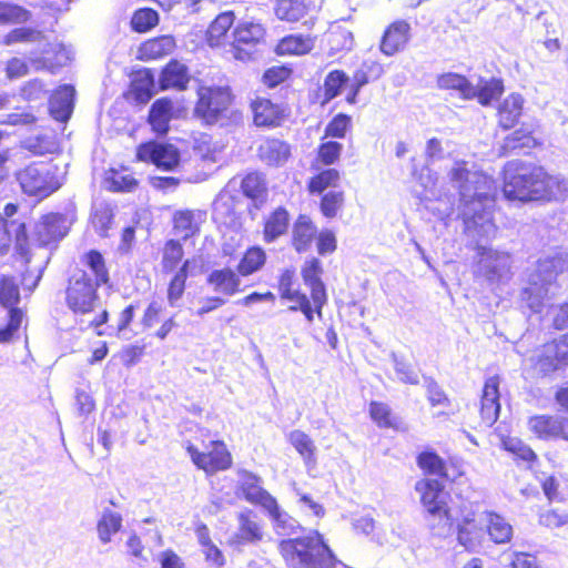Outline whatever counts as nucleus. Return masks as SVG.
Masks as SVG:
<instances>
[{"instance_id": "4d7b16f0", "label": "nucleus", "mask_w": 568, "mask_h": 568, "mask_svg": "<svg viewBox=\"0 0 568 568\" xmlns=\"http://www.w3.org/2000/svg\"><path fill=\"white\" fill-rule=\"evenodd\" d=\"M474 175L475 171H470L467 166V162L463 160L455 162L449 172L450 181L456 184L463 196L470 193Z\"/></svg>"}, {"instance_id": "4c0bfd02", "label": "nucleus", "mask_w": 568, "mask_h": 568, "mask_svg": "<svg viewBox=\"0 0 568 568\" xmlns=\"http://www.w3.org/2000/svg\"><path fill=\"white\" fill-rule=\"evenodd\" d=\"M175 40L172 36H158L143 41L138 49V58L142 61L162 59L173 52Z\"/></svg>"}, {"instance_id": "37998d69", "label": "nucleus", "mask_w": 568, "mask_h": 568, "mask_svg": "<svg viewBox=\"0 0 568 568\" xmlns=\"http://www.w3.org/2000/svg\"><path fill=\"white\" fill-rule=\"evenodd\" d=\"M318 196V211L324 219L334 220L342 214L346 203L345 191L329 190Z\"/></svg>"}, {"instance_id": "2f4dec72", "label": "nucleus", "mask_w": 568, "mask_h": 568, "mask_svg": "<svg viewBox=\"0 0 568 568\" xmlns=\"http://www.w3.org/2000/svg\"><path fill=\"white\" fill-rule=\"evenodd\" d=\"M368 416L379 429H390L395 433H404L408 429L407 425L393 412L387 403L371 400L368 403Z\"/></svg>"}, {"instance_id": "aec40b11", "label": "nucleus", "mask_w": 568, "mask_h": 568, "mask_svg": "<svg viewBox=\"0 0 568 568\" xmlns=\"http://www.w3.org/2000/svg\"><path fill=\"white\" fill-rule=\"evenodd\" d=\"M499 384L497 375L488 377L484 383L479 405L480 425L484 427H491L499 417Z\"/></svg>"}, {"instance_id": "58836bf2", "label": "nucleus", "mask_w": 568, "mask_h": 568, "mask_svg": "<svg viewBox=\"0 0 568 568\" xmlns=\"http://www.w3.org/2000/svg\"><path fill=\"white\" fill-rule=\"evenodd\" d=\"M287 440L303 459L307 469L316 466L317 447L308 434L300 429H294L287 435Z\"/></svg>"}, {"instance_id": "680f3d73", "label": "nucleus", "mask_w": 568, "mask_h": 568, "mask_svg": "<svg viewBox=\"0 0 568 568\" xmlns=\"http://www.w3.org/2000/svg\"><path fill=\"white\" fill-rule=\"evenodd\" d=\"M348 82V77L343 70H332L329 71L325 79L323 84V92H324V101L328 102L336 98L342 88Z\"/></svg>"}, {"instance_id": "e433bc0d", "label": "nucleus", "mask_w": 568, "mask_h": 568, "mask_svg": "<svg viewBox=\"0 0 568 568\" xmlns=\"http://www.w3.org/2000/svg\"><path fill=\"white\" fill-rule=\"evenodd\" d=\"M266 263L267 253L265 248L254 244L244 250L235 268L242 277H248L261 272Z\"/></svg>"}, {"instance_id": "3c124183", "label": "nucleus", "mask_w": 568, "mask_h": 568, "mask_svg": "<svg viewBox=\"0 0 568 568\" xmlns=\"http://www.w3.org/2000/svg\"><path fill=\"white\" fill-rule=\"evenodd\" d=\"M242 194L252 200L264 203L267 199V186L263 178L257 173L246 174L241 182Z\"/></svg>"}, {"instance_id": "5701e85b", "label": "nucleus", "mask_w": 568, "mask_h": 568, "mask_svg": "<svg viewBox=\"0 0 568 568\" xmlns=\"http://www.w3.org/2000/svg\"><path fill=\"white\" fill-rule=\"evenodd\" d=\"M291 231V246L297 253L308 252L316 239L318 232L314 220L305 213L298 214L294 220Z\"/></svg>"}, {"instance_id": "c756f323", "label": "nucleus", "mask_w": 568, "mask_h": 568, "mask_svg": "<svg viewBox=\"0 0 568 568\" xmlns=\"http://www.w3.org/2000/svg\"><path fill=\"white\" fill-rule=\"evenodd\" d=\"M75 90L71 84L55 88L49 97V112L60 122H67L73 111Z\"/></svg>"}, {"instance_id": "13d9d810", "label": "nucleus", "mask_w": 568, "mask_h": 568, "mask_svg": "<svg viewBox=\"0 0 568 568\" xmlns=\"http://www.w3.org/2000/svg\"><path fill=\"white\" fill-rule=\"evenodd\" d=\"M43 39L40 30L30 27H20L10 30L2 38V44L13 45L18 43H33Z\"/></svg>"}, {"instance_id": "dca6fc26", "label": "nucleus", "mask_w": 568, "mask_h": 568, "mask_svg": "<svg viewBox=\"0 0 568 568\" xmlns=\"http://www.w3.org/2000/svg\"><path fill=\"white\" fill-rule=\"evenodd\" d=\"M529 430L542 440H565L568 442V414L534 415L528 419Z\"/></svg>"}, {"instance_id": "b1692460", "label": "nucleus", "mask_w": 568, "mask_h": 568, "mask_svg": "<svg viewBox=\"0 0 568 568\" xmlns=\"http://www.w3.org/2000/svg\"><path fill=\"white\" fill-rule=\"evenodd\" d=\"M316 36L311 33H288L282 37L274 47L278 57H302L311 53L316 43Z\"/></svg>"}, {"instance_id": "f704fd0d", "label": "nucleus", "mask_w": 568, "mask_h": 568, "mask_svg": "<svg viewBox=\"0 0 568 568\" xmlns=\"http://www.w3.org/2000/svg\"><path fill=\"white\" fill-rule=\"evenodd\" d=\"M172 116L173 101L168 97H163L152 103L148 114V123L156 135L163 136L170 130Z\"/></svg>"}, {"instance_id": "052dcab7", "label": "nucleus", "mask_w": 568, "mask_h": 568, "mask_svg": "<svg viewBox=\"0 0 568 568\" xmlns=\"http://www.w3.org/2000/svg\"><path fill=\"white\" fill-rule=\"evenodd\" d=\"M537 144L530 130L520 128L507 135L504 140V152H510L517 149L534 148Z\"/></svg>"}, {"instance_id": "603ef678", "label": "nucleus", "mask_w": 568, "mask_h": 568, "mask_svg": "<svg viewBox=\"0 0 568 568\" xmlns=\"http://www.w3.org/2000/svg\"><path fill=\"white\" fill-rule=\"evenodd\" d=\"M122 528V516L111 510L103 511L101 518L97 523V531L99 539L103 544L111 541L112 536Z\"/></svg>"}, {"instance_id": "a211bd4d", "label": "nucleus", "mask_w": 568, "mask_h": 568, "mask_svg": "<svg viewBox=\"0 0 568 568\" xmlns=\"http://www.w3.org/2000/svg\"><path fill=\"white\" fill-rule=\"evenodd\" d=\"M292 214L285 205H277L263 215L261 221L262 241L272 244L288 234Z\"/></svg>"}, {"instance_id": "a18cd8bd", "label": "nucleus", "mask_w": 568, "mask_h": 568, "mask_svg": "<svg viewBox=\"0 0 568 568\" xmlns=\"http://www.w3.org/2000/svg\"><path fill=\"white\" fill-rule=\"evenodd\" d=\"M501 447L513 456L517 464H525L528 468L538 462V455L519 438L506 437L501 440Z\"/></svg>"}, {"instance_id": "bb28decb", "label": "nucleus", "mask_w": 568, "mask_h": 568, "mask_svg": "<svg viewBox=\"0 0 568 568\" xmlns=\"http://www.w3.org/2000/svg\"><path fill=\"white\" fill-rule=\"evenodd\" d=\"M103 184L112 193H131L139 189L140 180L129 166L119 165L105 170Z\"/></svg>"}, {"instance_id": "72a5a7b5", "label": "nucleus", "mask_w": 568, "mask_h": 568, "mask_svg": "<svg viewBox=\"0 0 568 568\" xmlns=\"http://www.w3.org/2000/svg\"><path fill=\"white\" fill-rule=\"evenodd\" d=\"M191 80L187 67L176 59H171L161 70L159 88L162 91L175 89L183 91Z\"/></svg>"}, {"instance_id": "49530a36", "label": "nucleus", "mask_w": 568, "mask_h": 568, "mask_svg": "<svg viewBox=\"0 0 568 568\" xmlns=\"http://www.w3.org/2000/svg\"><path fill=\"white\" fill-rule=\"evenodd\" d=\"M190 261L185 260L178 271L173 274L166 285V301L170 306L174 307L182 300L189 278Z\"/></svg>"}, {"instance_id": "9d476101", "label": "nucleus", "mask_w": 568, "mask_h": 568, "mask_svg": "<svg viewBox=\"0 0 568 568\" xmlns=\"http://www.w3.org/2000/svg\"><path fill=\"white\" fill-rule=\"evenodd\" d=\"M324 267L318 257L311 256L301 265V277L310 290L311 308L314 310V316H323V308L328 301L326 285L323 281Z\"/></svg>"}, {"instance_id": "f8f14e48", "label": "nucleus", "mask_w": 568, "mask_h": 568, "mask_svg": "<svg viewBox=\"0 0 568 568\" xmlns=\"http://www.w3.org/2000/svg\"><path fill=\"white\" fill-rule=\"evenodd\" d=\"M273 12L280 21L291 24L302 22L307 30H312L317 22L314 16L317 7L312 0H275Z\"/></svg>"}, {"instance_id": "9b49d317", "label": "nucleus", "mask_w": 568, "mask_h": 568, "mask_svg": "<svg viewBox=\"0 0 568 568\" xmlns=\"http://www.w3.org/2000/svg\"><path fill=\"white\" fill-rule=\"evenodd\" d=\"M252 122L257 128L276 129L282 126L290 116L286 104L275 102L270 97L256 95L250 101Z\"/></svg>"}, {"instance_id": "ea45409f", "label": "nucleus", "mask_w": 568, "mask_h": 568, "mask_svg": "<svg viewBox=\"0 0 568 568\" xmlns=\"http://www.w3.org/2000/svg\"><path fill=\"white\" fill-rule=\"evenodd\" d=\"M567 365L568 353L560 352L557 344H547L536 361V367L542 375H549Z\"/></svg>"}, {"instance_id": "7c9ffc66", "label": "nucleus", "mask_w": 568, "mask_h": 568, "mask_svg": "<svg viewBox=\"0 0 568 568\" xmlns=\"http://www.w3.org/2000/svg\"><path fill=\"white\" fill-rule=\"evenodd\" d=\"M525 100L520 93L508 94L498 105L496 118L498 126L508 131L514 129L523 115Z\"/></svg>"}, {"instance_id": "6e6552de", "label": "nucleus", "mask_w": 568, "mask_h": 568, "mask_svg": "<svg viewBox=\"0 0 568 568\" xmlns=\"http://www.w3.org/2000/svg\"><path fill=\"white\" fill-rule=\"evenodd\" d=\"M237 476L236 494L247 503L263 507L273 519L278 520L281 510L277 500L262 487L261 477L247 469H239Z\"/></svg>"}, {"instance_id": "bf43d9fd", "label": "nucleus", "mask_w": 568, "mask_h": 568, "mask_svg": "<svg viewBox=\"0 0 568 568\" xmlns=\"http://www.w3.org/2000/svg\"><path fill=\"white\" fill-rule=\"evenodd\" d=\"M293 77V69L288 64H278L267 68L262 74V83L267 89H274Z\"/></svg>"}, {"instance_id": "4468645a", "label": "nucleus", "mask_w": 568, "mask_h": 568, "mask_svg": "<svg viewBox=\"0 0 568 568\" xmlns=\"http://www.w3.org/2000/svg\"><path fill=\"white\" fill-rule=\"evenodd\" d=\"M68 233L64 214L50 212L41 215L34 224L33 241L38 247L55 246Z\"/></svg>"}, {"instance_id": "7ed1b4c3", "label": "nucleus", "mask_w": 568, "mask_h": 568, "mask_svg": "<svg viewBox=\"0 0 568 568\" xmlns=\"http://www.w3.org/2000/svg\"><path fill=\"white\" fill-rule=\"evenodd\" d=\"M277 549L288 568H336L338 562L317 531L281 539Z\"/></svg>"}, {"instance_id": "de8ad7c7", "label": "nucleus", "mask_w": 568, "mask_h": 568, "mask_svg": "<svg viewBox=\"0 0 568 568\" xmlns=\"http://www.w3.org/2000/svg\"><path fill=\"white\" fill-rule=\"evenodd\" d=\"M471 81L464 74L456 72L442 73L436 79L439 90L457 92L463 100H467Z\"/></svg>"}, {"instance_id": "6ab92c4d", "label": "nucleus", "mask_w": 568, "mask_h": 568, "mask_svg": "<svg viewBox=\"0 0 568 568\" xmlns=\"http://www.w3.org/2000/svg\"><path fill=\"white\" fill-rule=\"evenodd\" d=\"M237 531L229 539V545L241 548L245 545H256L264 538L262 524L252 510H244L237 515Z\"/></svg>"}, {"instance_id": "2eb2a0df", "label": "nucleus", "mask_w": 568, "mask_h": 568, "mask_svg": "<svg viewBox=\"0 0 568 568\" xmlns=\"http://www.w3.org/2000/svg\"><path fill=\"white\" fill-rule=\"evenodd\" d=\"M280 298L292 303L288 308L292 312H301L307 322L314 321V310L311 308V300L298 287H295V274L292 268H284L277 278Z\"/></svg>"}, {"instance_id": "79ce46f5", "label": "nucleus", "mask_w": 568, "mask_h": 568, "mask_svg": "<svg viewBox=\"0 0 568 568\" xmlns=\"http://www.w3.org/2000/svg\"><path fill=\"white\" fill-rule=\"evenodd\" d=\"M497 195L496 181L481 171H475L471 191L466 196L479 203H494Z\"/></svg>"}, {"instance_id": "5fc2aeb1", "label": "nucleus", "mask_w": 568, "mask_h": 568, "mask_svg": "<svg viewBox=\"0 0 568 568\" xmlns=\"http://www.w3.org/2000/svg\"><path fill=\"white\" fill-rule=\"evenodd\" d=\"M159 13L152 8H140L131 17V29L138 33H145L159 23Z\"/></svg>"}, {"instance_id": "f257e3e1", "label": "nucleus", "mask_w": 568, "mask_h": 568, "mask_svg": "<svg viewBox=\"0 0 568 568\" xmlns=\"http://www.w3.org/2000/svg\"><path fill=\"white\" fill-rule=\"evenodd\" d=\"M416 464L424 475L437 476L439 479L422 478L415 484V490L419 494L429 530L434 536H445L456 521L455 511L447 501L445 484H455L465 477V464L456 456L443 458L433 449L420 452L416 456Z\"/></svg>"}, {"instance_id": "4be33fe9", "label": "nucleus", "mask_w": 568, "mask_h": 568, "mask_svg": "<svg viewBox=\"0 0 568 568\" xmlns=\"http://www.w3.org/2000/svg\"><path fill=\"white\" fill-rule=\"evenodd\" d=\"M241 277L236 268L224 266L212 270L205 282L213 292L227 300L243 291Z\"/></svg>"}, {"instance_id": "69168bd1", "label": "nucleus", "mask_w": 568, "mask_h": 568, "mask_svg": "<svg viewBox=\"0 0 568 568\" xmlns=\"http://www.w3.org/2000/svg\"><path fill=\"white\" fill-rule=\"evenodd\" d=\"M193 151L196 158L204 162H216L222 148L207 135H201L194 143Z\"/></svg>"}, {"instance_id": "f03ea898", "label": "nucleus", "mask_w": 568, "mask_h": 568, "mask_svg": "<svg viewBox=\"0 0 568 568\" xmlns=\"http://www.w3.org/2000/svg\"><path fill=\"white\" fill-rule=\"evenodd\" d=\"M557 182L541 166L516 164L505 173L503 192L513 201H550Z\"/></svg>"}, {"instance_id": "0e129e2a", "label": "nucleus", "mask_w": 568, "mask_h": 568, "mask_svg": "<svg viewBox=\"0 0 568 568\" xmlns=\"http://www.w3.org/2000/svg\"><path fill=\"white\" fill-rule=\"evenodd\" d=\"M47 94L48 85L39 78L28 80L19 88L20 98L27 102L42 101Z\"/></svg>"}, {"instance_id": "6e6d98bb", "label": "nucleus", "mask_w": 568, "mask_h": 568, "mask_svg": "<svg viewBox=\"0 0 568 568\" xmlns=\"http://www.w3.org/2000/svg\"><path fill=\"white\" fill-rule=\"evenodd\" d=\"M20 302L19 286L11 275L0 276V305L8 308H18L17 305Z\"/></svg>"}, {"instance_id": "c03bdc74", "label": "nucleus", "mask_w": 568, "mask_h": 568, "mask_svg": "<svg viewBox=\"0 0 568 568\" xmlns=\"http://www.w3.org/2000/svg\"><path fill=\"white\" fill-rule=\"evenodd\" d=\"M130 92L133 99L141 104L148 103L155 93L154 77L150 69L136 73L130 84Z\"/></svg>"}, {"instance_id": "393cba45", "label": "nucleus", "mask_w": 568, "mask_h": 568, "mask_svg": "<svg viewBox=\"0 0 568 568\" xmlns=\"http://www.w3.org/2000/svg\"><path fill=\"white\" fill-rule=\"evenodd\" d=\"M206 219L207 212L205 210H178L172 215L173 230L181 234L183 240H187L200 234Z\"/></svg>"}, {"instance_id": "e2e57ef3", "label": "nucleus", "mask_w": 568, "mask_h": 568, "mask_svg": "<svg viewBox=\"0 0 568 568\" xmlns=\"http://www.w3.org/2000/svg\"><path fill=\"white\" fill-rule=\"evenodd\" d=\"M353 125L352 116L346 113L335 114L326 124L323 140L326 138L344 139Z\"/></svg>"}, {"instance_id": "09e8293b", "label": "nucleus", "mask_w": 568, "mask_h": 568, "mask_svg": "<svg viewBox=\"0 0 568 568\" xmlns=\"http://www.w3.org/2000/svg\"><path fill=\"white\" fill-rule=\"evenodd\" d=\"M161 254V266L163 273L173 272L184 262V248L182 243L176 239L165 241Z\"/></svg>"}, {"instance_id": "412c9836", "label": "nucleus", "mask_w": 568, "mask_h": 568, "mask_svg": "<svg viewBox=\"0 0 568 568\" xmlns=\"http://www.w3.org/2000/svg\"><path fill=\"white\" fill-rule=\"evenodd\" d=\"M412 27L407 20L396 19L384 30L379 50L387 57L403 51L410 40Z\"/></svg>"}, {"instance_id": "1a4fd4ad", "label": "nucleus", "mask_w": 568, "mask_h": 568, "mask_svg": "<svg viewBox=\"0 0 568 568\" xmlns=\"http://www.w3.org/2000/svg\"><path fill=\"white\" fill-rule=\"evenodd\" d=\"M135 161L153 164L162 171H174L180 165L181 154L171 143L150 140L136 146Z\"/></svg>"}, {"instance_id": "20e7f679", "label": "nucleus", "mask_w": 568, "mask_h": 568, "mask_svg": "<svg viewBox=\"0 0 568 568\" xmlns=\"http://www.w3.org/2000/svg\"><path fill=\"white\" fill-rule=\"evenodd\" d=\"M99 286L84 270H77L65 281L64 304L78 318L90 316L100 305Z\"/></svg>"}, {"instance_id": "774afa93", "label": "nucleus", "mask_w": 568, "mask_h": 568, "mask_svg": "<svg viewBox=\"0 0 568 568\" xmlns=\"http://www.w3.org/2000/svg\"><path fill=\"white\" fill-rule=\"evenodd\" d=\"M23 317L24 312L21 308H11L8 312V322L0 327V344L12 341L22 324Z\"/></svg>"}, {"instance_id": "a19ab883", "label": "nucleus", "mask_w": 568, "mask_h": 568, "mask_svg": "<svg viewBox=\"0 0 568 568\" xmlns=\"http://www.w3.org/2000/svg\"><path fill=\"white\" fill-rule=\"evenodd\" d=\"M81 261L90 270L91 281H94L101 287L110 285V271L100 251L89 250L82 255Z\"/></svg>"}, {"instance_id": "f3484780", "label": "nucleus", "mask_w": 568, "mask_h": 568, "mask_svg": "<svg viewBox=\"0 0 568 568\" xmlns=\"http://www.w3.org/2000/svg\"><path fill=\"white\" fill-rule=\"evenodd\" d=\"M456 520L460 521L456 526V538L460 546L467 551H476L483 546L485 540L484 528L476 523V516L473 510H467L465 507H459L455 513Z\"/></svg>"}, {"instance_id": "8fccbe9b", "label": "nucleus", "mask_w": 568, "mask_h": 568, "mask_svg": "<svg viewBox=\"0 0 568 568\" xmlns=\"http://www.w3.org/2000/svg\"><path fill=\"white\" fill-rule=\"evenodd\" d=\"M31 12L14 2L0 0V26L23 24L31 20Z\"/></svg>"}, {"instance_id": "39448f33", "label": "nucleus", "mask_w": 568, "mask_h": 568, "mask_svg": "<svg viewBox=\"0 0 568 568\" xmlns=\"http://www.w3.org/2000/svg\"><path fill=\"white\" fill-rule=\"evenodd\" d=\"M234 94L227 85L202 87L197 91L194 115L206 125L230 119Z\"/></svg>"}, {"instance_id": "423d86ee", "label": "nucleus", "mask_w": 568, "mask_h": 568, "mask_svg": "<svg viewBox=\"0 0 568 568\" xmlns=\"http://www.w3.org/2000/svg\"><path fill=\"white\" fill-rule=\"evenodd\" d=\"M16 179L28 196L45 199L61 186L57 168L51 162H32L16 172Z\"/></svg>"}, {"instance_id": "a878e982", "label": "nucleus", "mask_w": 568, "mask_h": 568, "mask_svg": "<svg viewBox=\"0 0 568 568\" xmlns=\"http://www.w3.org/2000/svg\"><path fill=\"white\" fill-rule=\"evenodd\" d=\"M234 21L235 14L233 11L217 14L205 31L207 45L211 48H220L226 44L231 45Z\"/></svg>"}, {"instance_id": "864d4df0", "label": "nucleus", "mask_w": 568, "mask_h": 568, "mask_svg": "<svg viewBox=\"0 0 568 568\" xmlns=\"http://www.w3.org/2000/svg\"><path fill=\"white\" fill-rule=\"evenodd\" d=\"M342 151V143L334 140H322L316 149L315 163L321 166L331 168L339 161Z\"/></svg>"}, {"instance_id": "338daca9", "label": "nucleus", "mask_w": 568, "mask_h": 568, "mask_svg": "<svg viewBox=\"0 0 568 568\" xmlns=\"http://www.w3.org/2000/svg\"><path fill=\"white\" fill-rule=\"evenodd\" d=\"M24 149L31 154L37 156H43L51 154L57 150V142L54 136L41 134L33 138H29L24 142Z\"/></svg>"}, {"instance_id": "ddd939ff", "label": "nucleus", "mask_w": 568, "mask_h": 568, "mask_svg": "<svg viewBox=\"0 0 568 568\" xmlns=\"http://www.w3.org/2000/svg\"><path fill=\"white\" fill-rule=\"evenodd\" d=\"M265 28L261 23L244 21L232 30L231 50L233 58L240 61L252 59L251 48L258 44L265 37Z\"/></svg>"}, {"instance_id": "473e14b6", "label": "nucleus", "mask_w": 568, "mask_h": 568, "mask_svg": "<svg viewBox=\"0 0 568 568\" xmlns=\"http://www.w3.org/2000/svg\"><path fill=\"white\" fill-rule=\"evenodd\" d=\"M484 535L495 545L509 544L514 537V528L505 516L495 511H484Z\"/></svg>"}, {"instance_id": "0eeeda50", "label": "nucleus", "mask_w": 568, "mask_h": 568, "mask_svg": "<svg viewBox=\"0 0 568 568\" xmlns=\"http://www.w3.org/2000/svg\"><path fill=\"white\" fill-rule=\"evenodd\" d=\"M184 449L194 467L206 477L227 471L234 464L233 455L223 439H212L203 449L189 440Z\"/></svg>"}, {"instance_id": "c9c22d12", "label": "nucleus", "mask_w": 568, "mask_h": 568, "mask_svg": "<svg viewBox=\"0 0 568 568\" xmlns=\"http://www.w3.org/2000/svg\"><path fill=\"white\" fill-rule=\"evenodd\" d=\"M342 179L341 172L335 168H318L306 182V191L310 195H321L331 190H336Z\"/></svg>"}, {"instance_id": "cd10ccee", "label": "nucleus", "mask_w": 568, "mask_h": 568, "mask_svg": "<svg viewBox=\"0 0 568 568\" xmlns=\"http://www.w3.org/2000/svg\"><path fill=\"white\" fill-rule=\"evenodd\" d=\"M290 143L275 136L264 139L257 148L258 159L267 166L280 168L291 158Z\"/></svg>"}, {"instance_id": "c85d7f7f", "label": "nucleus", "mask_w": 568, "mask_h": 568, "mask_svg": "<svg viewBox=\"0 0 568 568\" xmlns=\"http://www.w3.org/2000/svg\"><path fill=\"white\" fill-rule=\"evenodd\" d=\"M505 92V83L501 78H479L477 84H470L467 100H476L481 106H489L498 101Z\"/></svg>"}]
</instances>
